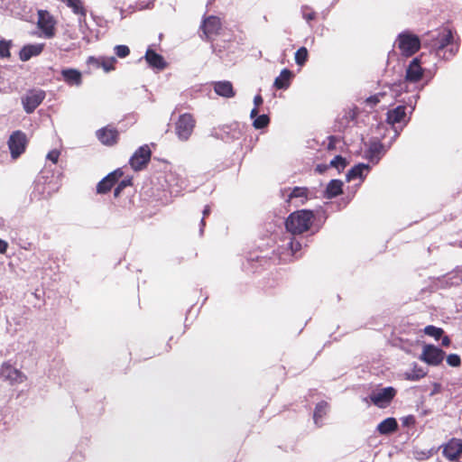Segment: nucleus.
Returning <instances> with one entry per match:
<instances>
[{"instance_id": "f257e3e1", "label": "nucleus", "mask_w": 462, "mask_h": 462, "mask_svg": "<svg viewBox=\"0 0 462 462\" xmlns=\"http://www.w3.org/2000/svg\"><path fill=\"white\" fill-rule=\"evenodd\" d=\"M428 37L429 39L424 41V46L435 50L439 55H440L441 51L450 46L448 55L446 56V54H444L446 59L453 57L458 51V45L453 43L454 37L452 31L448 28H441L435 32H429Z\"/></svg>"}, {"instance_id": "f03ea898", "label": "nucleus", "mask_w": 462, "mask_h": 462, "mask_svg": "<svg viewBox=\"0 0 462 462\" xmlns=\"http://www.w3.org/2000/svg\"><path fill=\"white\" fill-rule=\"evenodd\" d=\"M315 220L312 210L300 209L289 215L285 227L292 235H301L310 229Z\"/></svg>"}, {"instance_id": "7ed1b4c3", "label": "nucleus", "mask_w": 462, "mask_h": 462, "mask_svg": "<svg viewBox=\"0 0 462 462\" xmlns=\"http://www.w3.org/2000/svg\"><path fill=\"white\" fill-rule=\"evenodd\" d=\"M395 46L400 51L402 56L409 58L419 51L421 47V42L416 34L404 31L397 36Z\"/></svg>"}, {"instance_id": "20e7f679", "label": "nucleus", "mask_w": 462, "mask_h": 462, "mask_svg": "<svg viewBox=\"0 0 462 462\" xmlns=\"http://www.w3.org/2000/svg\"><path fill=\"white\" fill-rule=\"evenodd\" d=\"M196 126V120L193 115L184 113L180 115L175 123V133L181 141H187L191 136Z\"/></svg>"}, {"instance_id": "39448f33", "label": "nucleus", "mask_w": 462, "mask_h": 462, "mask_svg": "<svg viewBox=\"0 0 462 462\" xmlns=\"http://www.w3.org/2000/svg\"><path fill=\"white\" fill-rule=\"evenodd\" d=\"M397 391L393 386H388L377 392H373L369 398L373 404L378 408H386L396 396Z\"/></svg>"}, {"instance_id": "423d86ee", "label": "nucleus", "mask_w": 462, "mask_h": 462, "mask_svg": "<svg viewBox=\"0 0 462 462\" xmlns=\"http://www.w3.org/2000/svg\"><path fill=\"white\" fill-rule=\"evenodd\" d=\"M26 145L27 137L23 132L17 130L10 135L8 140V147L14 159L18 158L22 153L24 152Z\"/></svg>"}, {"instance_id": "0eeeda50", "label": "nucleus", "mask_w": 462, "mask_h": 462, "mask_svg": "<svg viewBox=\"0 0 462 462\" xmlns=\"http://www.w3.org/2000/svg\"><path fill=\"white\" fill-rule=\"evenodd\" d=\"M445 352L442 349L433 345H425L420 359L430 365L437 366L443 362Z\"/></svg>"}, {"instance_id": "6e6552de", "label": "nucleus", "mask_w": 462, "mask_h": 462, "mask_svg": "<svg viewBox=\"0 0 462 462\" xmlns=\"http://www.w3.org/2000/svg\"><path fill=\"white\" fill-rule=\"evenodd\" d=\"M45 92L42 89L29 90L22 98L23 109L27 114H32L44 100Z\"/></svg>"}, {"instance_id": "1a4fd4ad", "label": "nucleus", "mask_w": 462, "mask_h": 462, "mask_svg": "<svg viewBox=\"0 0 462 462\" xmlns=\"http://www.w3.org/2000/svg\"><path fill=\"white\" fill-rule=\"evenodd\" d=\"M152 152L147 144L139 147L129 160V164L134 171H141L146 167L151 160Z\"/></svg>"}, {"instance_id": "9d476101", "label": "nucleus", "mask_w": 462, "mask_h": 462, "mask_svg": "<svg viewBox=\"0 0 462 462\" xmlns=\"http://www.w3.org/2000/svg\"><path fill=\"white\" fill-rule=\"evenodd\" d=\"M0 377L8 381L11 384L22 383L26 380V375L9 362L2 364L0 367Z\"/></svg>"}, {"instance_id": "9b49d317", "label": "nucleus", "mask_w": 462, "mask_h": 462, "mask_svg": "<svg viewBox=\"0 0 462 462\" xmlns=\"http://www.w3.org/2000/svg\"><path fill=\"white\" fill-rule=\"evenodd\" d=\"M96 136L98 141L106 146H114L119 141V132L111 125H107L98 129L96 132Z\"/></svg>"}, {"instance_id": "f8f14e48", "label": "nucleus", "mask_w": 462, "mask_h": 462, "mask_svg": "<svg viewBox=\"0 0 462 462\" xmlns=\"http://www.w3.org/2000/svg\"><path fill=\"white\" fill-rule=\"evenodd\" d=\"M222 28V23L219 17L215 15H209L206 17L201 25L202 30L207 40H212L214 36L220 33Z\"/></svg>"}, {"instance_id": "ddd939ff", "label": "nucleus", "mask_w": 462, "mask_h": 462, "mask_svg": "<svg viewBox=\"0 0 462 462\" xmlns=\"http://www.w3.org/2000/svg\"><path fill=\"white\" fill-rule=\"evenodd\" d=\"M124 172L121 169H116L103 178L97 185V194H106L123 177Z\"/></svg>"}, {"instance_id": "4468645a", "label": "nucleus", "mask_w": 462, "mask_h": 462, "mask_svg": "<svg viewBox=\"0 0 462 462\" xmlns=\"http://www.w3.org/2000/svg\"><path fill=\"white\" fill-rule=\"evenodd\" d=\"M442 448V454L447 459L458 461L462 455V439L452 438Z\"/></svg>"}, {"instance_id": "2eb2a0df", "label": "nucleus", "mask_w": 462, "mask_h": 462, "mask_svg": "<svg viewBox=\"0 0 462 462\" xmlns=\"http://www.w3.org/2000/svg\"><path fill=\"white\" fill-rule=\"evenodd\" d=\"M310 190L307 187H294L291 189L286 202L294 207L304 205L309 200Z\"/></svg>"}, {"instance_id": "dca6fc26", "label": "nucleus", "mask_w": 462, "mask_h": 462, "mask_svg": "<svg viewBox=\"0 0 462 462\" xmlns=\"http://www.w3.org/2000/svg\"><path fill=\"white\" fill-rule=\"evenodd\" d=\"M54 21L46 11H39L38 26L43 32L46 38H51L55 34Z\"/></svg>"}, {"instance_id": "f3484780", "label": "nucleus", "mask_w": 462, "mask_h": 462, "mask_svg": "<svg viewBox=\"0 0 462 462\" xmlns=\"http://www.w3.org/2000/svg\"><path fill=\"white\" fill-rule=\"evenodd\" d=\"M423 76V69L419 58H414L406 69V80L410 82H418Z\"/></svg>"}, {"instance_id": "a211bd4d", "label": "nucleus", "mask_w": 462, "mask_h": 462, "mask_svg": "<svg viewBox=\"0 0 462 462\" xmlns=\"http://www.w3.org/2000/svg\"><path fill=\"white\" fill-rule=\"evenodd\" d=\"M60 75L63 81L69 86L79 87L82 84V74L77 69H63Z\"/></svg>"}, {"instance_id": "6ab92c4d", "label": "nucleus", "mask_w": 462, "mask_h": 462, "mask_svg": "<svg viewBox=\"0 0 462 462\" xmlns=\"http://www.w3.org/2000/svg\"><path fill=\"white\" fill-rule=\"evenodd\" d=\"M43 49L44 43L24 45L19 52V58L22 61H27L32 57L40 55Z\"/></svg>"}, {"instance_id": "aec40b11", "label": "nucleus", "mask_w": 462, "mask_h": 462, "mask_svg": "<svg viewBox=\"0 0 462 462\" xmlns=\"http://www.w3.org/2000/svg\"><path fill=\"white\" fill-rule=\"evenodd\" d=\"M214 91L220 97L231 98L236 96L233 84L228 80L217 81L213 83Z\"/></svg>"}, {"instance_id": "412c9836", "label": "nucleus", "mask_w": 462, "mask_h": 462, "mask_svg": "<svg viewBox=\"0 0 462 462\" xmlns=\"http://www.w3.org/2000/svg\"><path fill=\"white\" fill-rule=\"evenodd\" d=\"M383 154V144L379 141L371 142L365 152V157L373 163H377Z\"/></svg>"}, {"instance_id": "4be33fe9", "label": "nucleus", "mask_w": 462, "mask_h": 462, "mask_svg": "<svg viewBox=\"0 0 462 462\" xmlns=\"http://www.w3.org/2000/svg\"><path fill=\"white\" fill-rule=\"evenodd\" d=\"M406 118V106H398L397 107L387 112L386 121L390 125H395L404 122Z\"/></svg>"}, {"instance_id": "5701e85b", "label": "nucleus", "mask_w": 462, "mask_h": 462, "mask_svg": "<svg viewBox=\"0 0 462 462\" xmlns=\"http://www.w3.org/2000/svg\"><path fill=\"white\" fill-rule=\"evenodd\" d=\"M145 60L149 66L163 69L166 67V62L162 55L156 53L153 50L148 49L145 52Z\"/></svg>"}, {"instance_id": "b1692460", "label": "nucleus", "mask_w": 462, "mask_h": 462, "mask_svg": "<svg viewBox=\"0 0 462 462\" xmlns=\"http://www.w3.org/2000/svg\"><path fill=\"white\" fill-rule=\"evenodd\" d=\"M292 72L288 69H283L280 75L275 79L273 86L276 89H286L290 87Z\"/></svg>"}, {"instance_id": "393cba45", "label": "nucleus", "mask_w": 462, "mask_h": 462, "mask_svg": "<svg viewBox=\"0 0 462 462\" xmlns=\"http://www.w3.org/2000/svg\"><path fill=\"white\" fill-rule=\"evenodd\" d=\"M376 430L381 435L392 434L398 430L397 420L393 417L387 418L377 425Z\"/></svg>"}, {"instance_id": "a878e982", "label": "nucleus", "mask_w": 462, "mask_h": 462, "mask_svg": "<svg viewBox=\"0 0 462 462\" xmlns=\"http://www.w3.org/2000/svg\"><path fill=\"white\" fill-rule=\"evenodd\" d=\"M343 182L339 180H332L328 182L325 195L328 199H332L342 193Z\"/></svg>"}, {"instance_id": "bb28decb", "label": "nucleus", "mask_w": 462, "mask_h": 462, "mask_svg": "<svg viewBox=\"0 0 462 462\" xmlns=\"http://www.w3.org/2000/svg\"><path fill=\"white\" fill-rule=\"evenodd\" d=\"M328 409V404L327 402L321 401L319 403H317L313 413V420L317 425H321L320 421L323 419V417L327 414Z\"/></svg>"}, {"instance_id": "cd10ccee", "label": "nucleus", "mask_w": 462, "mask_h": 462, "mask_svg": "<svg viewBox=\"0 0 462 462\" xmlns=\"http://www.w3.org/2000/svg\"><path fill=\"white\" fill-rule=\"evenodd\" d=\"M426 374V372L421 366L414 364L412 369L410 372H406L404 374V378L409 381H418L425 377Z\"/></svg>"}, {"instance_id": "c85d7f7f", "label": "nucleus", "mask_w": 462, "mask_h": 462, "mask_svg": "<svg viewBox=\"0 0 462 462\" xmlns=\"http://www.w3.org/2000/svg\"><path fill=\"white\" fill-rule=\"evenodd\" d=\"M369 166L364 163L357 164L354 166L346 174L347 180H354L357 178H362L365 171H368Z\"/></svg>"}, {"instance_id": "c756f323", "label": "nucleus", "mask_w": 462, "mask_h": 462, "mask_svg": "<svg viewBox=\"0 0 462 462\" xmlns=\"http://www.w3.org/2000/svg\"><path fill=\"white\" fill-rule=\"evenodd\" d=\"M67 5L70 7L74 14L86 15V10L82 5L81 0H66Z\"/></svg>"}, {"instance_id": "7c9ffc66", "label": "nucleus", "mask_w": 462, "mask_h": 462, "mask_svg": "<svg viewBox=\"0 0 462 462\" xmlns=\"http://www.w3.org/2000/svg\"><path fill=\"white\" fill-rule=\"evenodd\" d=\"M424 333L427 336L432 337L438 340L443 336L444 330L441 328H437L433 325H429L424 328Z\"/></svg>"}, {"instance_id": "2f4dec72", "label": "nucleus", "mask_w": 462, "mask_h": 462, "mask_svg": "<svg viewBox=\"0 0 462 462\" xmlns=\"http://www.w3.org/2000/svg\"><path fill=\"white\" fill-rule=\"evenodd\" d=\"M254 118V120L253 122V126L255 129H263V128L266 127L270 123V118L267 115H261V116L257 115Z\"/></svg>"}, {"instance_id": "473e14b6", "label": "nucleus", "mask_w": 462, "mask_h": 462, "mask_svg": "<svg viewBox=\"0 0 462 462\" xmlns=\"http://www.w3.org/2000/svg\"><path fill=\"white\" fill-rule=\"evenodd\" d=\"M309 52L306 47H300L295 53V61L298 65L302 66L308 60Z\"/></svg>"}, {"instance_id": "72a5a7b5", "label": "nucleus", "mask_w": 462, "mask_h": 462, "mask_svg": "<svg viewBox=\"0 0 462 462\" xmlns=\"http://www.w3.org/2000/svg\"><path fill=\"white\" fill-rule=\"evenodd\" d=\"M116 63V58L103 57L100 68L103 69L105 72H110L116 69L115 68Z\"/></svg>"}, {"instance_id": "f704fd0d", "label": "nucleus", "mask_w": 462, "mask_h": 462, "mask_svg": "<svg viewBox=\"0 0 462 462\" xmlns=\"http://www.w3.org/2000/svg\"><path fill=\"white\" fill-rule=\"evenodd\" d=\"M12 46L11 41L0 40V58H10L11 52L10 48Z\"/></svg>"}, {"instance_id": "c9c22d12", "label": "nucleus", "mask_w": 462, "mask_h": 462, "mask_svg": "<svg viewBox=\"0 0 462 462\" xmlns=\"http://www.w3.org/2000/svg\"><path fill=\"white\" fill-rule=\"evenodd\" d=\"M302 17L306 20L307 23H310V22L317 19V13L310 6H302L301 8Z\"/></svg>"}, {"instance_id": "e433bc0d", "label": "nucleus", "mask_w": 462, "mask_h": 462, "mask_svg": "<svg viewBox=\"0 0 462 462\" xmlns=\"http://www.w3.org/2000/svg\"><path fill=\"white\" fill-rule=\"evenodd\" d=\"M435 452L436 451L433 449L415 451L414 457L420 461L427 460L431 457Z\"/></svg>"}, {"instance_id": "4c0bfd02", "label": "nucleus", "mask_w": 462, "mask_h": 462, "mask_svg": "<svg viewBox=\"0 0 462 462\" xmlns=\"http://www.w3.org/2000/svg\"><path fill=\"white\" fill-rule=\"evenodd\" d=\"M385 96L384 92H379L377 94H374L365 99V104L370 106L371 107L376 106L381 99Z\"/></svg>"}, {"instance_id": "58836bf2", "label": "nucleus", "mask_w": 462, "mask_h": 462, "mask_svg": "<svg viewBox=\"0 0 462 462\" xmlns=\"http://www.w3.org/2000/svg\"><path fill=\"white\" fill-rule=\"evenodd\" d=\"M263 103V97L258 94L254 98V107L251 110L250 116L252 118L255 117L258 115V107Z\"/></svg>"}, {"instance_id": "ea45409f", "label": "nucleus", "mask_w": 462, "mask_h": 462, "mask_svg": "<svg viewBox=\"0 0 462 462\" xmlns=\"http://www.w3.org/2000/svg\"><path fill=\"white\" fill-rule=\"evenodd\" d=\"M447 363L452 367H458L461 365V358L457 354H450L447 356Z\"/></svg>"}, {"instance_id": "a19ab883", "label": "nucleus", "mask_w": 462, "mask_h": 462, "mask_svg": "<svg viewBox=\"0 0 462 462\" xmlns=\"http://www.w3.org/2000/svg\"><path fill=\"white\" fill-rule=\"evenodd\" d=\"M330 165L337 169H345L346 161L341 155H337L331 162Z\"/></svg>"}, {"instance_id": "79ce46f5", "label": "nucleus", "mask_w": 462, "mask_h": 462, "mask_svg": "<svg viewBox=\"0 0 462 462\" xmlns=\"http://www.w3.org/2000/svg\"><path fill=\"white\" fill-rule=\"evenodd\" d=\"M115 52L119 58H125L130 53V49L126 45H116L115 47Z\"/></svg>"}, {"instance_id": "37998d69", "label": "nucleus", "mask_w": 462, "mask_h": 462, "mask_svg": "<svg viewBox=\"0 0 462 462\" xmlns=\"http://www.w3.org/2000/svg\"><path fill=\"white\" fill-rule=\"evenodd\" d=\"M102 59L103 57L96 58L94 56H90L87 60V64L88 66H92L95 69H100Z\"/></svg>"}, {"instance_id": "c03bdc74", "label": "nucleus", "mask_w": 462, "mask_h": 462, "mask_svg": "<svg viewBox=\"0 0 462 462\" xmlns=\"http://www.w3.org/2000/svg\"><path fill=\"white\" fill-rule=\"evenodd\" d=\"M60 152L58 150H51L47 154V159L51 161L53 163H57L60 158Z\"/></svg>"}, {"instance_id": "a18cd8bd", "label": "nucleus", "mask_w": 462, "mask_h": 462, "mask_svg": "<svg viewBox=\"0 0 462 462\" xmlns=\"http://www.w3.org/2000/svg\"><path fill=\"white\" fill-rule=\"evenodd\" d=\"M290 248L292 251V253H297L301 249V244L300 242L295 239H291V241L290 242Z\"/></svg>"}, {"instance_id": "49530a36", "label": "nucleus", "mask_w": 462, "mask_h": 462, "mask_svg": "<svg viewBox=\"0 0 462 462\" xmlns=\"http://www.w3.org/2000/svg\"><path fill=\"white\" fill-rule=\"evenodd\" d=\"M402 423H403L404 426H409L411 424H414L415 423L414 416L413 415H409V416L403 418Z\"/></svg>"}, {"instance_id": "de8ad7c7", "label": "nucleus", "mask_w": 462, "mask_h": 462, "mask_svg": "<svg viewBox=\"0 0 462 462\" xmlns=\"http://www.w3.org/2000/svg\"><path fill=\"white\" fill-rule=\"evenodd\" d=\"M8 243L0 238V254H5L7 251Z\"/></svg>"}, {"instance_id": "09e8293b", "label": "nucleus", "mask_w": 462, "mask_h": 462, "mask_svg": "<svg viewBox=\"0 0 462 462\" xmlns=\"http://www.w3.org/2000/svg\"><path fill=\"white\" fill-rule=\"evenodd\" d=\"M209 214H210V207L209 206H206L204 210H203V217L201 219V225L202 226H205V217H208Z\"/></svg>"}, {"instance_id": "8fccbe9b", "label": "nucleus", "mask_w": 462, "mask_h": 462, "mask_svg": "<svg viewBox=\"0 0 462 462\" xmlns=\"http://www.w3.org/2000/svg\"><path fill=\"white\" fill-rule=\"evenodd\" d=\"M130 185H132L131 180H123L117 184V186L123 189Z\"/></svg>"}, {"instance_id": "3c124183", "label": "nucleus", "mask_w": 462, "mask_h": 462, "mask_svg": "<svg viewBox=\"0 0 462 462\" xmlns=\"http://www.w3.org/2000/svg\"><path fill=\"white\" fill-rule=\"evenodd\" d=\"M440 338H441V345L443 346H448L450 345L451 341L448 336H442Z\"/></svg>"}, {"instance_id": "603ef678", "label": "nucleus", "mask_w": 462, "mask_h": 462, "mask_svg": "<svg viewBox=\"0 0 462 462\" xmlns=\"http://www.w3.org/2000/svg\"><path fill=\"white\" fill-rule=\"evenodd\" d=\"M122 190H123V189H121L120 187L116 186L115 190H114V196L116 198H117L120 195Z\"/></svg>"}]
</instances>
